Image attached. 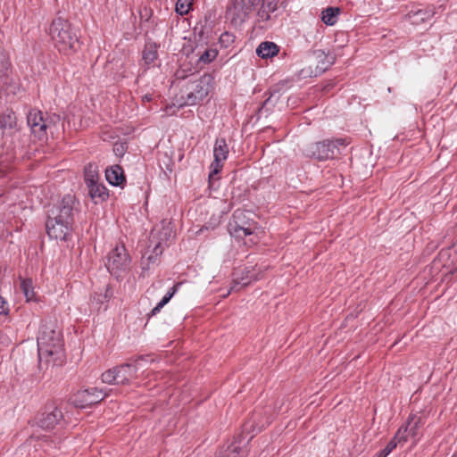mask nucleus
<instances>
[{
    "label": "nucleus",
    "instance_id": "nucleus-24",
    "mask_svg": "<svg viewBox=\"0 0 457 457\" xmlns=\"http://www.w3.org/2000/svg\"><path fill=\"white\" fill-rule=\"evenodd\" d=\"M21 289L22 290L28 302L35 299V292L31 278H21Z\"/></svg>",
    "mask_w": 457,
    "mask_h": 457
},
{
    "label": "nucleus",
    "instance_id": "nucleus-7",
    "mask_svg": "<svg viewBox=\"0 0 457 457\" xmlns=\"http://www.w3.org/2000/svg\"><path fill=\"white\" fill-rule=\"evenodd\" d=\"M130 262L131 259L124 245H120L109 253L105 265L109 272L119 278L129 270Z\"/></svg>",
    "mask_w": 457,
    "mask_h": 457
},
{
    "label": "nucleus",
    "instance_id": "nucleus-11",
    "mask_svg": "<svg viewBox=\"0 0 457 457\" xmlns=\"http://www.w3.org/2000/svg\"><path fill=\"white\" fill-rule=\"evenodd\" d=\"M107 395L105 392L97 388L85 389L74 395L72 403L76 407L86 408L98 403Z\"/></svg>",
    "mask_w": 457,
    "mask_h": 457
},
{
    "label": "nucleus",
    "instance_id": "nucleus-14",
    "mask_svg": "<svg viewBox=\"0 0 457 457\" xmlns=\"http://www.w3.org/2000/svg\"><path fill=\"white\" fill-rule=\"evenodd\" d=\"M261 277L255 273V270L252 267L245 268L242 270H237L235 273L234 285L231 290H237V287L241 285L245 287L253 280H258Z\"/></svg>",
    "mask_w": 457,
    "mask_h": 457
},
{
    "label": "nucleus",
    "instance_id": "nucleus-16",
    "mask_svg": "<svg viewBox=\"0 0 457 457\" xmlns=\"http://www.w3.org/2000/svg\"><path fill=\"white\" fill-rule=\"evenodd\" d=\"M278 53V46L275 43L270 41L261 43L256 49V54L264 59L272 57Z\"/></svg>",
    "mask_w": 457,
    "mask_h": 457
},
{
    "label": "nucleus",
    "instance_id": "nucleus-22",
    "mask_svg": "<svg viewBox=\"0 0 457 457\" xmlns=\"http://www.w3.org/2000/svg\"><path fill=\"white\" fill-rule=\"evenodd\" d=\"M112 295V291L109 286H106L101 292L95 293L92 303H96L97 308H100L102 304L108 302Z\"/></svg>",
    "mask_w": 457,
    "mask_h": 457
},
{
    "label": "nucleus",
    "instance_id": "nucleus-40",
    "mask_svg": "<svg viewBox=\"0 0 457 457\" xmlns=\"http://www.w3.org/2000/svg\"><path fill=\"white\" fill-rule=\"evenodd\" d=\"M144 98H145L146 101H150V100H151V96H145Z\"/></svg>",
    "mask_w": 457,
    "mask_h": 457
},
{
    "label": "nucleus",
    "instance_id": "nucleus-35",
    "mask_svg": "<svg viewBox=\"0 0 457 457\" xmlns=\"http://www.w3.org/2000/svg\"><path fill=\"white\" fill-rule=\"evenodd\" d=\"M11 338L4 329H0V347L8 346L11 344Z\"/></svg>",
    "mask_w": 457,
    "mask_h": 457
},
{
    "label": "nucleus",
    "instance_id": "nucleus-31",
    "mask_svg": "<svg viewBox=\"0 0 457 457\" xmlns=\"http://www.w3.org/2000/svg\"><path fill=\"white\" fill-rule=\"evenodd\" d=\"M46 233L50 238L67 240L68 233L64 230H46Z\"/></svg>",
    "mask_w": 457,
    "mask_h": 457
},
{
    "label": "nucleus",
    "instance_id": "nucleus-18",
    "mask_svg": "<svg viewBox=\"0 0 457 457\" xmlns=\"http://www.w3.org/2000/svg\"><path fill=\"white\" fill-rule=\"evenodd\" d=\"M10 61L7 54L0 49V87L7 83L10 70Z\"/></svg>",
    "mask_w": 457,
    "mask_h": 457
},
{
    "label": "nucleus",
    "instance_id": "nucleus-34",
    "mask_svg": "<svg viewBox=\"0 0 457 457\" xmlns=\"http://www.w3.org/2000/svg\"><path fill=\"white\" fill-rule=\"evenodd\" d=\"M9 313V306L7 302L0 296V320L5 318Z\"/></svg>",
    "mask_w": 457,
    "mask_h": 457
},
{
    "label": "nucleus",
    "instance_id": "nucleus-19",
    "mask_svg": "<svg viewBox=\"0 0 457 457\" xmlns=\"http://www.w3.org/2000/svg\"><path fill=\"white\" fill-rule=\"evenodd\" d=\"M181 283H176L162 297V299L152 309L150 315L154 316L170 301L173 295L177 293Z\"/></svg>",
    "mask_w": 457,
    "mask_h": 457
},
{
    "label": "nucleus",
    "instance_id": "nucleus-36",
    "mask_svg": "<svg viewBox=\"0 0 457 457\" xmlns=\"http://www.w3.org/2000/svg\"><path fill=\"white\" fill-rule=\"evenodd\" d=\"M126 150H127V147H126L125 144H123V143H116L113 145V153L117 156H120V157L123 156Z\"/></svg>",
    "mask_w": 457,
    "mask_h": 457
},
{
    "label": "nucleus",
    "instance_id": "nucleus-33",
    "mask_svg": "<svg viewBox=\"0 0 457 457\" xmlns=\"http://www.w3.org/2000/svg\"><path fill=\"white\" fill-rule=\"evenodd\" d=\"M98 182V175L93 171H85V183L87 187Z\"/></svg>",
    "mask_w": 457,
    "mask_h": 457
},
{
    "label": "nucleus",
    "instance_id": "nucleus-1",
    "mask_svg": "<svg viewBox=\"0 0 457 457\" xmlns=\"http://www.w3.org/2000/svg\"><path fill=\"white\" fill-rule=\"evenodd\" d=\"M39 361L59 365L62 361V336L57 326L52 322L43 323L37 338Z\"/></svg>",
    "mask_w": 457,
    "mask_h": 457
},
{
    "label": "nucleus",
    "instance_id": "nucleus-4",
    "mask_svg": "<svg viewBox=\"0 0 457 457\" xmlns=\"http://www.w3.org/2000/svg\"><path fill=\"white\" fill-rule=\"evenodd\" d=\"M75 198L71 195H65L62 202L53 207L47 215L46 228H69L73 225Z\"/></svg>",
    "mask_w": 457,
    "mask_h": 457
},
{
    "label": "nucleus",
    "instance_id": "nucleus-6",
    "mask_svg": "<svg viewBox=\"0 0 457 457\" xmlns=\"http://www.w3.org/2000/svg\"><path fill=\"white\" fill-rule=\"evenodd\" d=\"M213 78L209 74H204L199 79L189 83L185 90V99L182 104L195 105L203 101L212 87Z\"/></svg>",
    "mask_w": 457,
    "mask_h": 457
},
{
    "label": "nucleus",
    "instance_id": "nucleus-37",
    "mask_svg": "<svg viewBox=\"0 0 457 457\" xmlns=\"http://www.w3.org/2000/svg\"><path fill=\"white\" fill-rule=\"evenodd\" d=\"M220 40L222 44H228L234 41V36L230 33L225 32L220 36Z\"/></svg>",
    "mask_w": 457,
    "mask_h": 457
},
{
    "label": "nucleus",
    "instance_id": "nucleus-45",
    "mask_svg": "<svg viewBox=\"0 0 457 457\" xmlns=\"http://www.w3.org/2000/svg\"><path fill=\"white\" fill-rule=\"evenodd\" d=\"M0 49H2V47L0 46Z\"/></svg>",
    "mask_w": 457,
    "mask_h": 457
},
{
    "label": "nucleus",
    "instance_id": "nucleus-28",
    "mask_svg": "<svg viewBox=\"0 0 457 457\" xmlns=\"http://www.w3.org/2000/svg\"><path fill=\"white\" fill-rule=\"evenodd\" d=\"M193 0H178L176 3V12L179 15H186L188 13Z\"/></svg>",
    "mask_w": 457,
    "mask_h": 457
},
{
    "label": "nucleus",
    "instance_id": "nucleus-17",
    "mask_svg": "<svg viewBox=\"0 0 457 457\" xmlns=\"http://www.w3.org/2000/svg\"><path fill=\"white\" fill-rule=\"evenodd\" d=\"M87 188H88V194H89L90 197L96 203L98 201H104L108 196V193H107L105 187L99 182L91 184L90 186L87 187Z\"/></svg>",
    "mask_w": 457,
    "mask_h": 457
},
{
    "label": "nucleus",
    "instance_id": "nucleus-27",
    "mask_svg": "<svg viewBox=\"0 0 457 457\" xmlns=\"http://www.w3.org/2000/svg\"><path fill=\"white\" fill-rule=\"evenodd\" d=\"M218 55V51L215 48L205 49L199 56V61L204 63H210Z\"/></svg>",
    "mask_w": 457,
    "mask_h": 457
},
{
    "label": "nucleus",
    "instance_id": "nucleus-32",
    "mask_svg": "<svg viewBox=\"0 0 457 457\" xmlns=\"http://www.w3.org/2000/svg\"><path fill=\"white\" fill-rule=\"evenodd\" d=\"M239 448L236 445H231L225 450L220 457H239Z\"/></svg>",
    "mask_w": 457,
    "mask_h": 457
},
{
    "label": "nucleus",
    "instance_id": "nucleus-13",
    "mask_svg": "<svg viewBox=\"0 0 457 457\" xmlns=\"http://www.w3.org/2000/svg\"><path fill=\"white\" fill-rule=\"evenodd\" d=\"M61 410L55 406H47L44 412L37 418V425L44 429H53L62 420Z\"/></svg>",
    "mask_w": 457,
    "mask_h": 457
},
{
    "label": "nucleus",
    "instance_id": "nucleus-25",
    "mask_svg": "<svg viewBox=\"0 0 457 457\" xmlns=\"http://www.w3.org/2000/svg\"><path fill=\"white\" fill-rule=\"evenodd\" d=\"M157 57V51L155 45L148 44L143 51V59L145 63H152Z\"/></svg>",
    "mask_w": 457,
    "mask_h": 457
},
{
    "label": "nucleus",
    "instance_id": "nucleus-2",
    "mask_svg": "<svg viewBox=\"0 0 457 457\" xmlns=\"http://www.w3.org/2000/svg\"><path fill=\"white\" fill-rule=\"evenodd\" d=\"M49 34L57 50L63 54L76 52L79 46V36L71 24L62 17L55 18Z\"/></svg>",
    "mask_w": 457,
    "mask_h": 457
},
{
    "label": "nucleus",
    "instance_id": "nucleus-30",
    "mask_svg": "<svg viewBox=\"0 0 457 457\" xmlns=\"http://www.w3.org/2000/svg\"><path fill=\"white\" fill-rule=\"evenodd\" d=\"M429 17H430L429 12L423 11V10H419V11L413 12V14L411 16V18H412L413 23H417L419 21H424L428 20Z\"/></svg>",
    "mask_w": 457,
    "mask_h": 457
},
{
    "label": "nucleus",
    "instance_id": "nucleus-42",
    "mask_svg": "<svg viewBox=\"0 0 457 457\" xmlns=\"http://www.w3.org/2000/svg\"><path fill=\"white\" fill-rule=\"evenodd\" d=\"M162 280H159V281L157 282V284H158L160 287L162 286Z\"/></svg>",
    "mask_w": 457,
    "mask_h": 457
},
{
    "label": "nucleus",
    "instance_id": "nucleus-15",
    "mask_svg": "<svg viewBox=\"0 0 457 457\" xmlns=\"http://www.w3.org/2000/svg\"><path fill=\"white\" fill-rule=\"evenodd\" d=\"M106 180L112 186H122L125 181L123 169L120 165H113L105 170Z\"/></svg>",
    "mask_w": 457,
    "mask_h": 457
},
{
    "label": "nucleus",
    "instance_id": "nucleus-23",
    "mask_svg": "<svg viewBox=\"0 0 457 457\" xmlns=\"http://www.w3.org/2000/svg\"><path fill=\"white\" fill-rule=\"evenodd\" d=\"M16 127V116L14 112L8 111L4 113H0V129H12Z\"/></svg>",
    "mask_w": 457,
    "mask_h": 457
},
{
    "label": "nucleus",
    "instance_id": "nucleus-43",
    "mask_svg": "<svg viewBox=\"0 0 457 457\" xmlns=\"http://www.w3.org/2000/svg\"><path fill=\"white\" fill-rule=\"evenodd\" d=\"M237 228L243 229V228H244L243 226H237Z\"/></svg>",
    "mask_w": 457,
    "mask_h": 457
},
{
    "label": "nucleus",
    "instance_id": "nucleus-5",
    "mask_svg": "<svg viewBox=\"0 0 457 457\" xmlns=\"http://www.w3.org/2000/svg\"><path fill=\"white\" fill-rule=\"evenodd\" d=\"M345 145L346 142L343 138L323 140L308 145L304 150V155L320 162L326 161L338 154V147Z\"/></svg>",
    "mask_w": 457,
    "mask_h": 457
},
{
    "label": "nucleus",
    "instance_id": "nucleus-10",
    "mask_svg": "<svg viewBox=\"0 0 457 457\" xmlns=\"http://www.w3.org/2000/svg\"><path fill=\"white\" fill-rule=\"evenodd\" d=\"M422 426L421 417L411 416L409 418L407 424L401 427L395 436V439H397L398 443H404L409 438L413 439V445L416 444L420 436V428Z\"/></svg>",
    "mask_w": 457,
    "mask_h": 457
},
{
    "label": "nucleus",
    "instance_id": "nucleus-21",
    "mask_svg": "<svg viewBox=\"0 0 457 457\" xmlns=\"http://www.w3.org/2000/svg\"><path fill=\"white\" fill-rule=\"evenodd\" d=\"M278 0H267L258 11V16L262 21H268L270 13L277 10Z\"/></svg>",
    "mask_w": 457,
    "mask_h": 457
},
{
    "label": "nucleus",
    "instance_id": "nucleus-44",
    "mask_svg": "<svg viewBox=\"0 0 457 457\" xmlns=\"http://www.w3.org/2000/svg\"><path fill=\"white\" fill-rule=\"evenodd\" d=\"M453 457H457V453Z\"/></svg>",
    "mask_w": 457,
    "mask_h": 457
},
{
    "label": "nucleus",
    "instance_id": "nucleus-20",
    "mask_svg": "<svg viewBox=\"0 0 457 457\" xmlns=\"http://www.w3.org/2000/svg\"><path fill=\"white\" fill-rule=\"evenodd\" d=\"M339 14L338 7H327L321 12V20L325 24L332 26L337 21Z\"/></svg>",
    "mask_w": 457,
    "mask_h": 457
},
{
    "label": "nucleus",
    "instance_id": "nucleus-29",
    "mask_svg": "<svg viewBox=\"0 0 457 457\" xmlns=\"http://www.w3.org/2000/svg\"><path fill=\"white\" fill-rule=\"evenodd\" d=\"M399 444L397 442V439H395V437L387 444V445L378 453V457H386Z\"/></svg>",
    "mask_w": 457,
    "mask_h": 457
},
{
    "label": "nucleus",
    "instance_id": "nucleus-12",
    "mask_svg": "<svg viewBox=\"0 0 457 457\" xmlns=\"http://www.w3.org/2000/svg\"><path fill=\"white\" fill-rule=\"evenodd\" d=\"M228 155V146L226 143L225 138H217L213 147L214 160L210 165V178H212L214 175H217L221 170L223 167V162L227 160Z\"/></svg>",
    "mask_w": 457,
    "mask_h": 457
},
{
    "label": "nucleus",
    "instance_id": "nucleus-26",
    "mask_svg": "<svg viewBox=\"0 0 457 457\" xmlns=\"http://www.w3.org/2000/svg\"><path fill=\"white\" fill-rule=\"evenodd\" d=\"M314 54H315V56H316L317 59H320V60L324 59V60H326V62L322 61V65L320 66V69L323 70V71L327 70L335 62L334 55L326 54L325 52L322 51V50H318Z\"/></svg>",
    "mask_w": 457,
    "mask_h": 457
},
{
    "label": "nucleus",
    "instance_id": "nucleus-8",
    "mask_svg": "<svg viewBox=\"0 0 457 457\" xmlns=\"http://www.w3.org/2000/svg\"><path fill=\"white\" fill-rule=\"evenodd\" d=\"M163 235H166L163 233V230H151L149 235L148 249L152 248V253L147 257L143 256L142 258V276H145L148 271L159 264V256L162 254L163 250L162 242Z\"/></svg>",
    "mask_w": 457,
    "mask_h": 457
},
{
    "label": "nucleus",
    "instance_id": "nucleus-9",
    "mask_svg": "<svg viewBox=\"0 0 457 457\" xmlns=\"http://www.w3.org/2000/svg\"><path fill=\"white\" fill-rule=\"evenodd\" d=\"M60 120L59 116L44 118L43 113L38 110H31L27 116V123L31 132L38 139H43L46 136V129H51Z\"/></svg>",
    "mask_w": 457,
    "mask_h": 457
},
{
    "label": "nucleus",
    "instance_id": "nucleus-38",
    "mask_svg": "<svg viewBox=\"0 0 457 457\" xmlns=\"http://www.w3.org/2000/svg\"><path fill=\"white\" fill-rule=\"evenodd\" d=\"M238 232H241V230H233V232L230 230V237H240V235H236L237 234ZM243 232V235L245 237L246 236H250L253 234V230H247V229H245V230H242Z\"/></svg>",
    "mask_w": 457,
    "mask_h": 457
},
{
    "label": "nucleus",
    "instance_id": "nucleus-3",
    "mask_svg": "<svg viewBox=\"0 0 457 457\" xmlns=\"http://www.w3.org/2000/svg\"><path fill=\"white\" fill-rule=\"evenodd\" d=\"M148 361V357H140L134 362L113 367L102 374V381L113 385L131 384L137 378V372L144 367V362Z\"/></svg>",
    "mask_w": 457,
    "mask_h": 457
},
{
    "label": "nucleus",
    "instance_id": "nucleus-39",
    "mask_svg": "<svg viewBox=\"0 0 457 457\" xmlns=\"http://www.w3.org/2000/svg\"><path fill=\"white\" fill-rule=\"evenodd\" d=\"M270 99L271 97H269L264 103H263V105L262 106L261 110H263L264 108H266V106L269 104V103L270 102Z\"/></svg>",
    "mask_w": 457,
    "mask_h": 457
},
{
    "label": "nucleus",
    "instance_id": "nucleus-41",
    "mask_svg": "<svg viewBox=\"0 0 457 457\" xmlns=\"http://www.w3.org/2000/svg\"><path fill=\"white\" fill-rule=\"evenodd\" d=\"M155 287V284H153L152 287L147 290V292H150L151 289Z\"/></svg>",
    "mask_w": 457,
    "mask_h": 457
}]
</instances>
